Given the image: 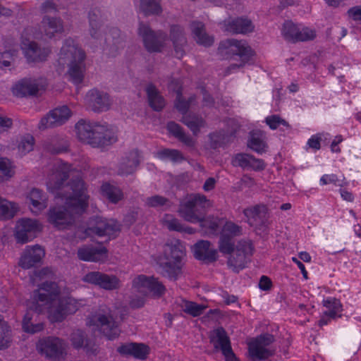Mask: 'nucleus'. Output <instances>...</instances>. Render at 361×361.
Masks as SVG:
<instances>
[{"instance_id": "nucleus-1", "label": "nucleus", "mask_w": 361, "mask_h": 361, "mask_svg": "<svg viewBox=\"0 0 361 361\" xmlns=\"http://www.w3.org/2000/svg\"><path fill=\"white\" fill-rule=\"evenodd\" d=\"M72 173L71 166L63 164L47 183L50 192L55 194L56 197L66 200V206L51 207L47 213L49 223L59 230L73 225L75 215L82 214L87 207L89 196L80 174L73 178L70 183L64 184Z\"/></svg>"}, {"instance_id": "nucleus-2", "label": "nucleus", "mask_w": 361, "mask_h": 361, "mask_svg": "<svg viewBox=\"0 0 361 361\" xmlns=\"http://www.w3.org/2000/svg\"><path fill=\"white\" fill-rule=\"evenodd\" d=\"M61 290L56 282L45 281L33 291L36 311L47 310L51 322H61L67 315L74 314L78 309L76 300L71 297H60Z\"/></svg>"}, {"instance_id": "nucleus-3", "label": "nucleus", "mask_w": 361, "mask_h": 361, "mask_svg": "<svg viewBox=\"0 0 361 361\" xmlns=\"http://www.w3.org/2000/svg\"><path fill=\"white\" fill-rule=\"evenodd\" d=\"M75 129L78 138L94 147H104L117 141L115 132L106 123L80 120Z\"/></svg>"}, {"instance_id": "nucleus-4", "label": "nucleus", "mask_w": 361, "mask_h": 361, "mask_svg": "<svg viewBox=\"0 0 361 361\" xmlns=\"http://www.w3.org/2000/svg\"><path fill=\"white\" fill-rule=\"evenodd\" d=\"M85 54L83 50L78 48L72 39H66L62 46L58 63L64 68L69 67L68 74L75 84H80L84 78Z\"/></svg>"}, {"instance_id": "nucleus-5", "label": "nucleus", "mask_w": 361, "mask_h": 361, "mask_svg": "<svg viewBox=\"0 0 361 361\" xmlns=\"http://www.w3.org/2000/svg\"><path fill=\"white\" fill-rule=\"evenodd\" d=\"M185 257V248L180 240L167 244L164 255L159 262L162 276L173 281L176 280L181 272Z\"/></svg>"}, {"instance_id": "nucleus-6", "label": "nucleus", "mask_w": 361, "mask_h": 361, "mask_svg": "<svg viewBox=\"0 0 361 361\" xmlns=\"http://www.w3.org/2000/svg\"><path fill=\"white\" fill-rule=\"evenodd\" d=\"M211 206L210 200L204 195L192 194L180 203L178 212L185 221L197 223L204 219L206 209Z\"/></svg>"}, {"instance_id": "nucleus-7", "label": "nucleus", "mask_w": 361, "mask_h": 361, "mask_svg": "<svg viewBox=\"0 0 361 361\" xmlns=\"http://www.w3.org/2000/svg\"><path fill=\"white\" fill-rule=\"evenodd\" d=\"M219 49H228L227 52H232L233 54L239 56L241 59L240 63H232L226 68L225 70L226 75L244 66L245 63L249 62L253 55V51L251 47L247 45L245 41L243 40H237L235 39H226L221 42Z\"/></svg>"}, {"instance_id": "nucleus-8", "label": "nucleus", "mask_w": 361, "mask_h": 361, "mask_svg": "<svg viewBox=\"0 0 361 361\" xmlns=\"http://www.w3.org/2000/svg\"><path fill=\"white\" fill-rule=\"evenodd\" d=\"M116 315L110 310H102L96 313L91 319V322L99 331L109 340H113L118 336L120 329L118 324L116 321Z\"/></svg>"}, {"instance_id": "nucleus-9", "label": "nucleus", "mask_w": 361, "mask_h": 361, "mask_svg": "<svg viewBox=\"0 0 361 361\" xmlns=\"http://www.w3.org/2000/svg\"><path fill=\"white\" fill-rule=\"evenodd\" d=\"M274 336L270 334H261L249 343V354L252 361L268 359L275 353V349L269 346L274 343Z\"/></svg>"}, {"instance_id": "nucleus-10", "label": "nucleus", "mask_w": 361, "mask_h": 361, "mask_svg": "<svg viewBox=\"0 0 361 361\" xmlns=\"http://www.w3.org/2000/svg\"><path fill=\"white\" fill-rule=\"evenodd\" d=\"M138 35L142 38L145 49L149 52H160L165 45L167 35L159 30L154 31L143 23H140Z\"/></svg>"}, {"instance_id": "nucleus-11", "label": "nucleus", "mask_w": 361, "mask_h": 361, "mask_svg": "<svg viewBox=\"0 0 361 361\" xmlns=\"http://www.w3.org/2000/svg\"><path fill=\"white\" fill-rule=\"evenodd\" d=\"M38 349L46 357L54 361H61L66 354V344L58 337H47L39 341Z\"/></svg>"}, {"instance_id": "nucleus-12", "label": "nucleus", "mask_w": 361, "mask_h": 361, "mask_svg": "<svg viewBox=\"0 0 361 361\" xmlns=\"http://www.w3.org/2000/svg\"><path fill=\"white\" fill-rule=\"evenodd\" d=\"M243 234L242 226L232 221H226L224 225L219 241V250L222 254H231L234 251L233 238Z\"/></svg>"}, {"instance_id": "nucleus-13", "label": "nucleus", "mask_w": 361, "mask_h": 361, "mask_svg": "<svg viewBox=\"0 0 361 361\" xmlns=\"http://www.w3.org/2000/svg\"><path fill=\"white\" fill-rule=\"evenodd\" d=\"M41 230V224L37 220L29 218L21 219L17 222L15 237L17 242L24 244L36 238Z\"/></svg>"}, {"instance_id": "nucleus-14", "label": "nucleus", "mask_w": 361, "mask_h": 361, "mask_svg": "<svg viewBox=\"0 0 361 361\" xmlns=\"http://www.w3.org/2000/svg\"><path fill=\"white\" fill-rule=\"evenodd\" d=\"M286 40L290 42H305L315 38V31L308 27H300L292 21H286L281 30Z\"/></svg>"}, {"instance_id": "nucleus-15", "label": "nucleus", "mask_w": 361, "mask_h": 361, "mask_svg": "<svg viewBox=\"0 0 361 361\" xmlns=\"http://www.w3.org/2000/svg\"><path fill=\"white\" fill-rule=\"evenodd\" d=\"M133 286L138 292L146 294L149 292L157 297H161L164 294L165 286L154 277H148L145 275H139L133 281Z\"/></svg>"}, {"instance_id": "nucleus-16", "label": "nucleus", "mask_w": 361, "mask_h": 361, "mask_svg": "<svg viewBox=\"0 0 361 361\" xmlns=\"http://www.w3.org/2000/svg\"><path fill=\"white\" fill-rule=\"evenodd\" d=\"M243 214L249 219L250 224L254 225L257 229L263 232L268 231L269 216L266 206L259 204L245 209Z\"/></svg>"}, {"instance_id": "nucleus-17", "label": "nucleus", "mask_w": 361, "mask_h": 361, "mask_svg": "<svg viewBox=\"0 0 361 361\" xmlns=\"http://www.w3.org/2000/svg\"><path fill=\"white\" fill-rule=\"evenodd\" d=\"M85 102L87 106L94 112L109 110L111 103L109 95L97 88H93L87 92Z\"/></svg>"}, {"instance_id": "nucleus-18", "label": "nucleus", "mask_w": 361, "mask_h": 361, "mask_svg": "<svg viewBox=\"0 0 361 361\" xmlns=\"http://www.w3.org/2000/svg\"><path fill=\"white\" fill-rule=\"evenodd\" d=\"M71 117V111L66 106L55 108L44 116L39 123V128L42 130L61 126Z\"/></svg>"}, {"instance_id": "nucleus-19", "label": "nucleus", "mask_w": 361, "mask_h": 361, "mask_svg": "<svg viewBox=\"0 0 361 361\" xmlns=\"http://www.w3.org/2000/svg\"><path fill=\"white\" fill-rule=\"evenodd\" d=\"M120 231V225L113 219L98 218L95 225L87 228V234H94L99 237L115 236Z\"/></svg>"}, {"instance_id": "nucleus-20", "label": "nucleus", "mask_w": 361, "mask_h": 361, "mask_svg": "<svg viewBox=\"0 0 361 361\" xmlns=\"http://www.w3.org/2000/svg\"><path fill=\"white\" fill-rule=\"evenodd\" d=\"M21 49L25 58L31 62L44 61L51 52L49 47H41L35 42L29 39L23 40Z\"/></svg>"}, {"instance_id": "nucleus-21", "label": "nucleus", "mask_w": 361, "mask_h": 361, "mask_svg": "<svg viewBox=\"0 0 361 361\" xmlns=\"http://www.w3.org/2000/svg\"><path fill=\"white\" fill-rule=\"evenodd\" d=\"M83 281L94 285L99 286L106 290H114L119 287L118 279L113 275H108L99 271L87 273Z\"/></svg>"}, {"instance_id": "nucleus-22", "label": "nucleus", "mask_w": 361, "mask_h": 361, "mask_svg": "<svg viewBox=\"0 0 361 361\" xmlns=\"http://www.w3.org/2000/svg\"><path fill=\"white\" fill-rule=\"evenodd\" d=\"M27 203L32 213L38 215L48 206V196L38 188H32L27 195Z\"/></svg>"}, {"instance_id": "nucleus-23", "label": "nucleus", "mask_w": 361, "mask_h": 361, "mask_svg": "<svg viewBox=\"0 0 361 361\" xmlns=\"http://www.w3.org/2000/svg\"><path fill=\"white\" fill-rule=\"evenodd\" d=\"M44 256V250L42 247L37 245L27 247L20 259L19 265L25 269H30L39 264Z\"/></svg>"}, {"instance_id": "nucleus-24", "label": "nucleus", "mask_w": 361, "mask_h": 361, "mask_svg": "<svg viewBox=\"0 0 361 361\" xmlns=\"http://www.w3.org/2000/svg\"><path fill=\"white\" fill-rule=\"evenodd\" d=\"M170 39L173 42L176 56L181 59L185 54L187 39L184 29L178 25H173L170 29Z\"/></svg>"}, {"instance_id": "nucleus-25", "label": "nucleus", "mask_w": 361, "mask_h": 361, "mask_svg": "<svg viewBox=\"0 0 361 361\" xmlns=\"http://www.w3.org/2000/svg\"><path fill=\"white\" fill-rule=\"evenodd\" d=\"M117 351L124 356H133L139 360H145L149 353V348L145 343H130L122 344Z\"/></svg>"}, {"instance_id": "nucleus-26", "label": "nucleus", "mask_w": 361, "mask_h": 361, "mask_svg": "<svg viewBox=\"0 0 361 361\" xmlns=\"http://www.w3.org/2000/svg\"><path fill=\"white\" fill-rule=\"evenodd\" d=\"M233 164L243 169H252L255 171H262L265 168L264 161L257 159L253 155L240 153L237 154L233 159Z\"/></svg>"}, {"instance_id": "nucleus-27", "label": "nucleus", "mask_w": 361, "mask_h": 361, "mask_svg": "<svg viewBox=\"0 0 361 361\" xmlns=\"http://www.w3.org/2000/svg\"><path fill=\"white\" fill-rule=\"evenodd\" d=\"M141 160V154L138 149L129 152L123 159L119 166V173L129 175L135 171Z\"/></svg>"}, {"instance_id": "nucleus-28", "label": "nucleus", "mask_w": 361, "mask_h": 361, "mask_svg": "<svg viewBox=\"0 0 361 361\" xmlns=\"http://www.w3.org/2000/svg\"><path fill=\"white\" fill-rule=\"evenodd\" d=\"M209 338L216 351L221 350L222 353L231 347L230 338L221 326L213 330Z\"/></svg>"}, {"instance_id": "nucleus-29", "label": "nucleus", "mask_w": 361, "mask_h": 361, "mask_svg": "<svg viewBox=\"0 0 361 361\" xmlns=\"http://www.w3.org/2000/svg\"><path fill=\"white\" fill-rule=\"evenodd\" d=\"M211 243L208 240H200L194 245V255L196 259L202 261L215 262L217 259V251L210 248Z\"/></svg>"}, {"instance_id": "nucleus-30", "label": "nucleus", "mask_w": 361, "mask_h": 361, "mask_svg": "<svg viewBox=\"0 0 361 361\" xmlns=\"http://www.w3.org/2000/svg\"><path fill=\"white\" fill-rule=\"evenodd\" d=\"M38 312H39L36 311V305L35 310H29L26 312L22 322V327L25 332L33 334L43 330V322L37 321Z\"/></svg>"}, {"instance_id": "nucleus-31", "label": "nucleus", "mask_w": 361, "mask_h": 361, "mask_svg": "<svg viewBox=\"0 0 361 361\" xmlns=\"http://www.w3.org/2000/svg\"><path fill=\"white\" fill-rule=\"evenodd\" d=\"M38 90V84L36 80L27 78L20 80L13 88V94L20 97L35 95Z\"/></svg>"}, {"instance_id": "nucleus-32", "label": "nucleus", "mask_w": 361, "mask_h": 361, "mask_svg": "<svg viewBox=\"0 0 361 361\" xmlns=\"http://www.w3.org/2000/svg\"><path fill=\"white\" fill-rule=\"evenodd\" d=\"M107 250L104 247H84L78 249V257L80 259L87 262H99L106 257Z\"/></svg>"}, {"instance_id": "nucleus-33", "label": "nucleus", "mask_w": 361, "mask_h": 361, "mask_svg": "<svg viewBox=\"0 0 361 361\" xmlns=\"http://www.w3.org/2000/svg\"><path fill=\"white\" fill-rule=\"evenodd\" d=\"M105 43L106 44V49H109V54L112 56H115L118 50L123 49L126 45L124 37L117 28H113L110 30L109 35L105 37Z\"/></svg>"}, {"instance_id": "nucleus-34", "label": "nucleus", "mask_w": 361, "mask_h": 361, "mask_svg": "<svg viewBox=\"0 0 361 361\" xmlns=\"http://www.w3.org/2000/svg\"><path fill=\"white\" fill-rule=\"evenodd\" d=\"M190 28L194 39L197 44L204 47H210L212 45L214 38L206 32L204 25L202 22L193 21L190 24Z\"/></svg>"}, {"instance_id": "nucleus-35", "label": "nucleus", "mask_w": 361, "mask_h": 361, "mask_svg": "<svg viewBox=\"0 0 361 361\" xmlns=\"http://www.w3.org/2000/svg\"><path fill=\"white\" fill-rule=\"evenodd\" d=\"M42 25L46 36L52 38L56 33L63 31V21L60 18L45 16L42 20Z\"/></svg>"}, {"instance_id": "nucleus-36", "label": "nucleus", "mask_w": 361, "mask_h": 361, "mask_svg": "<svg viewBox=\"0 0 361 361\" xmlns=\"http://www.w3.org/2000/svg\"><path fill=\"white\" fill-rule=\"evenodd\" d=\"M247 144L250 149L258 154H261L267 151V145L264 135L262 131H251Z\"/></svg>"}, {"instance_id": "nucleus-37", "label": "nucleus", "mask_w": 361, "mask_h": 361, "mask_svg": "<svg viewBox=\"0 0 361 361\" xmlns=\"http://www.w3.org/2000/svg\"><path fill=\"white\" fill-rule=\"evenodd\" d=\"M253 29L252 21L244 18H235L226 24V30L236 34L250 32Z\"/></svg>"}, {"instance_id": "nucleus-38", "label": "nucleus", "mask_w": 361, "mask_h": 361, "mask_svg": "<svg viewBox=\"0 0 361 361\" xmlns=\"http://www.w3.org/2000/svg\"><path fill=\"white\" fill-rule=\"evenodd\" d=\"M149 104L151 108L160 111L165 106V100L153 84H149L146 87Z\"/></svg>"}, {"instance_id": "nucleus-39", "label": "nucleus", "mask_w": 361, "mask_h": 361, "mask_svg": "<svg viewBox=\"0 0 361 361\" xmlns=\"http://www.w3.org/2000/svg\"><path fill=\"white\" fill-rule=\"evenodd\" d=\"M100 10L93 8L89 12L90 34L94 39H98L102 36L100 31L101 20Z\"/></svg>"}, {"instance_id": "nucleus-40", "label": "nucleus", "mask_w": 361, "mask_h": 361, "mask_svg": "<svg viewBox=\"0 0 361 361\" xmlns=\"http://www.w3.org/2000/svg\"><path fill=\"white\" fill-rule=\"evenodd\" d=\"M102 195L107 198L111 203L116 204L123 197V193L122 190L109 183L102 184L101 187Z\"/></svg>"}, {"instance_id": "nucleus-41", "label": "nucleus", "mask_w": 361, "mask_h": 361, "mask_svg": "<svg viewBox=\"0 0 361 361\" xmlns=\"http://www.w3.org/2000/svg\"><path fill=\"white\" fill-rule=\"evenodd\" d=\"M140 11L145 16H158L162 13L161 0H140Z\"/></svg>"}, {"instance_id": "nucleus-42", "label": "nucleus", "mask_w": 361, "mask_h": 361, "mask_svg": "<svg viewBox=\"0 0 361 361\" xmlns=\"http://www.w3.org/2000/svg\"><path fill=\"white\" fill-rule=\"evenodd\" d=\"M181 121L195 135H197L200 133L201 128L205 126L204 120L201 116L195 114L183 115Z\"/></svg>"}, {"instance_id": "nucleus-43", "label": "nucleus", "mask_w": 361, "mask_h": 361, "mask_svg": "<svg viewBox=\"0 0 361 361\" xmlns=\"http://www.w3.org/2000/svg\"><path fill=\"white\" fill-rule=\"evenodd\" d=\"M228 255H230L227 261L228 267L233 268V270L236 272L245 268L247 258L245 253H242L235 247L234 251Z\"/></svg>"}, {"instance_id": "nucleus-44", "label": "nucleus", "mask_w": 361, "mask_h": 361, "mask_svg": "<svg viewBox=\"0 0 361 361\" xmlns=\"http://www.w3.org/2000/svg\"><path fill=\"white\" fill-rule=\"evenodd\" d=\"M323 305L328 309L326 312L333 319L341 317L343 307L339 300L335 298H328L323 300Z\"/></svg>"}, {"instance_id": "nucleus-45", "label": "nucleus", "mask_w": 361, "mask_h": 361, "mask_svg": "<svg viewBox=\"0 0 361 361\" xmlns=\"http://www.w3.org/2000/svg\"><path fill=\"white\" fill-rule=\"evenodd\" d=\"M157 157L161 160H170L173 163H180L185 160L183 154L178 149H164L157 152Z\"/></svg>"}, {"instance_id": "nucleus-46", "label": "nucleus", "mask_w": 361, "mask_h": 361, "mask_svg": "<svg viewBox=\"0 0 361 361\" xmlns=\"http://www.w3.org/2000/svg\"><path fill=\"white\" fill-rule=\"evenodd\" d=\"M14 168V165L10 159L0 157V182L11 178L15 173Z\"/></svg>"}, {"instance_id": "nucleus-47", "label": "nucleus", "mask_w": 361, "mask_h": 361, "mask_svg": "<svg viewBox=\"0 0 361 361\" xmlns=\"http://www.w3.org/2000/svg\"><path fill=\"white\" fill-rule=\"evenodd\" d=\"M16 210L13 204L0 197V219H9L14 216Z\"/></svg>"}, {"instance_id": "nucleus-48", "label": "nucleus", "mask_w": 361, "mask_h": 361, "mask_svg": "<svg viewBox=\"0 0 361 361\" xmlns=\"http://www.w3.org/2000/svg\"><path fill=\"white\" fill-rule=\"evenodd\" d=\"M11 343L10 329L7 324L0 319V349H5Z\"/></svg>"}, {"instance_id": "nucleus-49", "label": "nucleus", "mask_w": 361, "mask_h": 361, "mask_svg": "<svg viewBox=\"0 0 361 361\" xmlns=\"http://www.w3.org/2000/svg\"><path fill=\"white\" fill-rule=\"evenodd\" d=\"M204 308V306L190 301H185L183 305V311L192 317L201 315Z\"/></svg>"}, {"instance_id": "nucleus-50", "label": "nucleus", "mask_w": 361, "mask_h": 361, "mask_svg": "<svg viewBox=\"0 0 361 361\" xmlns=\"http://www.w3.org/2000/svg\"><path fill=\"white\" fill-rule=\"evenodd\" d=\"M209 146L211 148L216 149L221 147L226 140V135L224 132H215L209 135Z\"/></svg>"}, {"instance_id": "nucleus-51", "label": "nucleus", "mask_w": 361, "mask_h": 361, "mask_svg": "<svg viewBox=\"0 0 361 361\" xmlns=\"http://www.w3.org/2000/svg\"><path fill=\"white\" fill-rule=\"evenodd\" d=\"M194 99L195 98L191 97L188 101H186L183 98L182 95L178 93L175 103V106L183 115H186L190 105Z\"/></svg>"}, {"instance_id": "nucleus-52", "label": "nucleus", "mask_w": 361, "mask_h": 361, "mask_svg": "<svg viewBox=\"0 0 361 361\" xmlns=\"http://www.w3.org/2000/svg\"><path fill=\"white\" fill-rule=\"evenodd\" d=\"M265 122L272 130L276 129L280 125H283L290 128V125L284 119L281 118L279 115H271L267 116L265 118Z\"/></svg>"}, {"instance_id": "nucleus-53", "label": "nucleus", "mask_w": 361, "mask_h": 361, "mask_svg": "<svg viewBox=\"0 0 361 361\" xmlns=\"http://www.w3.org/2000/svg\"><path fill=\"white\" fill-rule=\"evenodd\" d=\"M235 248L242 253H245L247 256L252 255L254 252L252 242L249 239H242L239 240Z\"/></svg>"}, {"instance_id": "nucleus-54", "label": "nucleus", "mask_w": 361, "mask_h": 361, "mask_svg": "<svg viewBox=\"0 0 361 361\" xmlns=\"http://www.w3.org/2000/svg\"><path fill=\"white\" fill-rule=\"evenodd\" d=\"M33 145L34 137L30 135H27L21 139L18 149L23 154H26L32 150Z\"/></svg>"}, {"instance_id": "nucleus-55", "label": "nucleus", "mask_w": 361, "mask_h": 361, "mask_svg": "<svg viewBox=\"0 0 361 361\" xmlns=\"http://www.w3.org/2000/svg\"><path fill=\"white\" fill-rule=\"evenodd\" d=\"M147 204L152 207H158L162 206L169 207V200L160 195H154L147 199Z\"/></svg>"}, {"instance_id": "nucleus-56", "label": "nucleus", "mask_w": 361, "mask_h": 361, "mask_svg": "<svg viewBox=\"0 0 361 361\" xmlns=\"http://www.w3.org/2000/svg\"><path fill=\"white\" fill-rule=\"evenodd\" d=\"M85 333L81 330H75L71 335V341L73 347L76 349L80 348L84 345Z\"/></svg>"}, {"instance_id": "nucleus-57", "label": "nucleus", "mask_w": 361, "mask_h": 361, "mask_svg": "<svg viewBox=\"0 0 361 361\" xmlns=\"http://www.w3.org/2000/svg\"><path fill=\"white\" fill-rule=\"evenodd\" d=\"M165 225L170 231H175L178 232H182L183 231V225L180 221L169 215H166L165 220Z\"/></svg>"}, {"instance_id": "nucleus-58", "label": "nucleus", "mask_w": 361, "mask_h": 361, "mask_svg": "<svg viewBox=\"0 0 361 361\" xmlns=\"http://www.w3.org/2000/svg\"><path fill=\"white\" fill-rule=\"evenodd\" d=\"M166 128L169 130V132L177 139L184 132L182 127L174 121L169 122L167 123Z\"/></svg>"}, {"instance_id": "nucleus-59", "label": "nucleus", "mask_w": 361, "mask_h": 361, "mask_svg": "<svg viewBox=\"0 0 361 361\" xmlns=\"http://www.w3.org/2000/svg\"><path fill=\"white\" fill-rule=\"evenodd\" d=\"M41 11L42 13H51L57 11L56 5L50 0L44 1L41 6Z\"/></svg>"}, {"instance_id": "nucleus-60", "label": "nucleus", "mask_w": 361, "mask_h": 361, "mask_svg": "<svg viewBox=\"0 0 361 361\" xmlns=\"http://www.w3.org/2000/svg\"><path fill=\"white\" fill-rule=\"evenodd\" d=\"M307 145L314 151L320 149L321 143L317 134L311 136V137L307 140Z\"/></svg>"}, {"instance_id": "nucleus-61", "label": "nucleus", "mask_w": 361, "mask_h": 361, "mask_svg": "<svg viewBox=\"0 0 361 361\" xmlns=\"http://www.w3.org/2000/svg\"><path fill=\"white\" fill-rule=\"evenodd\" d=\"M178 140L189 147H194L195 145V140L190 135H187L185 132L180 135Z\"/></svg>"}, {"instance_id": "nucleus-62", "label": "nucleus", "mask_w": 361, "mask_h": 361, "mask_svg": "<svg viewBox=\"0 0 361 361\" xmlns=\"http://www.w3.org/2000/svg\"><path fill=\"white\" fill-rule=\"evenodd\" d=\"M11 54L9 51H5L0 54V68L8 67L11 65Z\"/></svg>"}, {"instance_id": "nucleus-63", "label": "nucleus", "mask_w": 361, "mask_h": 361, "mask_svg": "<svg viewBox=\"0 0 361 361\" xmlns=\"http://www.w3.org/2000/svg\"><path fill=\"white\" fill-rule=\"evenodd\" d=\"M272 286V282L271 279L266 276H262L260 278L259 282V288L262 290H269Z\"/></svg>"}, {"instance_id": "nucleus-64", "label": "nucleus", "mask_w": 361, "mask_h": 361, "mask_svg": "<svg viewBox=\"0 0 361 361\" xmlns=\"http://www.w3.org/2000/svg\"><path fill=\"white\" fill-rule=\"evenodd\" d=\"M12 124L13 121L11 118L0 116V133L10 128Z\"/></svg>"}]
</instances>
